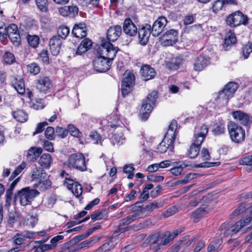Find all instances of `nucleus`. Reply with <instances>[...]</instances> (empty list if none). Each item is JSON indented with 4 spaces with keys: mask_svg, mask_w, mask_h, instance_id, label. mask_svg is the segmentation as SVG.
I'll return each mask as SVG.
<instances>
[{
    "mask_svg": "<svg viewBox=\"0 0 252 252\" xmlns=\"http://www.w3.org/2000/svg\"><path fill=\"white\" fill-rule=\"evenodd\" d=\"M118 50V48L114 47L110 42L105 39L102 40L100 46L97 49L98 56L93 61L94 70L98 72L108 70Z\"/></svg>",
    "mask_w": 252,
    "mask_h": 252,
    "instance_id": "f257e3e1",
    "label": "nucleus"
},
{
    "mask_svg": "<svg viewBox=\"0 0 252 252\" xmlns=\"http://www.w3.org/2000/svg\"><path fill=\"white\" fill-rule=\"evenodd\" d=\"M184 231L183 228L177 229L173 232H155L149 234L142 243L143 247H149L150 252H158L162 246L170 244L174 238Z\"/></svg>",
    "mask_w": 252,
    "mask_h": 252,
    "instance_id": "f03ea898",
    "label": "nucleus"
},
{
    "mask_svg": "<svg viewBox=\"0 0 252 252\" xmlns=\"http://www.w3.org/2000/svg\"><path fill=\"white\" fill-rule=\"evenodd\" d=\"M177 128L176 122L173 121L171 123L165 133L164 138L162 142H160L157 148V152L160 153H164L167 151L168 149L171 152L174 150V143L176 138V130Z\"/></svg>",
    "mask_w": 252,
    "mask_h": 252,
    "instance_id": "7ed1b4c3",
    "label": "nucleus"
},
{
    "mask_svg": "<svg viewBox=\"0 0 252 252\" xmlns=\"http://www.w3.org/2000/svg\"><path fill=\"white\" fill-rule=\"evenodd\" d=\"M157 95L156 92H152L143 100L140 110V117L142 121H146L149 117L156 103Z\"/></svg>",
    "mask_w": 252,
    "mask_h": 252,
    "instance_id": "20e7f679",
    "label": "nucleus"
},
{
    "mask_svg": "<svg viewBox=\"0 0 252 252\" xmlns=\"http://www.w3.org/2000/svg\"><path fill=\"white\" fill-rule=\"evenodd\" d=\"M88 159L85 160L84 155L80 153L71 154L68 158L67 164L69 167L73 168L80 171L87 170V163Z\"/></svg>",
    "mask_w": 252,
    "mask_h": 252,
    "instance_id": "39448f33",
    "label": "nucleus"
},
{
    "mask_svg": "<svg viewBox=\"0 0 252 252\" xmlns=\"http://www.w3.org/2000/svg\"><path fill=\"white\" fill-rule=\"evenodd\" d=\"M230 137L232 141L239 143L243 142L245 137V132L243 128L234 122H230L227 125Z\"/></svg>",
    "mask_w": 252,
    "mask_h": 252,
    "instance_id": "423d86ee",
    "label": "nucleus"
},
{
    "mask_svg": "<svg viewBox=\"0 0 252 252\" xmlns=\"http://www.w3.org/2000/svg\"><path fill=\"white\" fill-rule=\"evenodd\" d=\"M39 194V191L36 189L26 187L18 191L17 196L19 197L21 205L25 206L30 204L33 199Z\"/></svg>",
    "mask_w": 252,
    "mask_h": 252,
    "instance_id": "0eeeda50",
    "label": "nucleus"
},
{
    "mask_svg": "<svg viewBox=\"0 0 252 252\" xmlns=\"http://www.w3.org/2000/svg\"><path fill=\"white\" fill-rule=\"evenodd\" d=\"M226 22L228 25L235 27L241 24L246 25L248 23V17L241 12L238 11L229 15L227 17Z\"/></svg>",
    "mask_w": 252,
    "mask_h": 252,
    "instance_id": "6e6552de",
    "label": "nucleus"
},
{
    "mask_svg": "<svg viewBox=\"0 0 252 252\" xmlns=\"http://www.w3.org/2000/svg\"><path fill=\"white\" fill-rule=\"evenodd\" d=\"M208 132V128L205 125H199L195 127L192 144L201 146Z\"/></svg>",
    "mask_w": 252,
    "mask_h": 252,
    "instance_id": "1a4fd4ad",
    "label": "nucleus"
},
{
    "mask_svg": "<svg viewBox=\"0 0 252 252\" xmlns=\"http://www.w3.org/2000/svg\"><path fill=\"white\" fill-rule=\"evenodd\" d=\"M178 38L177 31L172 29L165 32L160 37L159 41L162 46H172L177 42Z\"/></svg>",
    "mask_w": 252,
    "mask_h": 252,
    "instance_id": "9d476101",
    "label": "nucleus"
},
{
    "mask_svg": "<svg viewBox=\"0 0 252 252\" xmlns=\"http://www.w3.org/2000/svg\"><path fill=\"white\" fill-rule=\"evenodd\" d=\"M251 219L252 217L247 218L244 220H240L238 221L233 225L231 226L224 231V235L227 236L236 234L241 228L244 227L249 228L248 224L251 222Z\"/></svg>",
    "mask_w": 252,
    "mask_h": 252,
    "instance_id": "9b49d317",
    "label": "nucleus"
},
{
    "mask_svg": "<svg viewBox=\"0 0 252 252\" xmlns=\"http://www.w3.org/2000/svg\"><path fill=\"white\" fill-rule=\"evenodd\" d=\"M111 127H116L117 128L116 133H115L111 138V142L113 145L120 146L122 145L125 140V138L124 136L123 132L126 130L125 127L119 126L118 125L111 124L110 125Z\"/></svg>",
    "mask_w": 252,
    "mask_h": 252,
    "instance_id": "f8f14e48",
    "label": "nucleus"
},
{
    "mask_svg": "<svg viewBox=\"0 0 252 252\" xmlns=\"http://www.w3.org/2000/svg\"><path fill=\"white\" fill-rule=\"evenodd\" d=\"M167 23L165 17L161 16L159 17L151 27V34L155 37L158 36L162 32Z\"/></svg>",
    "mask_w": 252,
    "mask_h": 252,
    "instance_id": "ddd939ff",
    "label": "nucleus"
},
{
    "mask_svg": "<svg viewBox=\"0 0 252 252\" xmlns=\"http://www.w3.org/2000/svg\"><path fill=\"white\" fill-rule=\"evenodd\" d=\"M151 33V25L146 24L138 31V38L140 44L145 45L149 41V38Z\"/></svg>",
    "mask_w": 252,
    "mask_h": 252,
    "instance_id": "4468645a",
    "label": "nucleus"
},
{
    "mask_svg": "<svg viewBox=\"0 0 252 252\" xmlns=\"http://www.w3.org/2000/svg\"><path fill=\"white\" fill-rule=\"evenodd\" d=\"M51 88V80L48 77H40L37 80L36 88L40 93L47 94Z\"/></svg>",
    "mask_w": 252,
    "mask_h": 252,
    "instance_id": "2eb2a0df",
    "label": "nucleus"
},
{
    "mask_svg": "<svg viewBox=\"0 0 252 252\" xmlns=\"http://www.w3.org/2000/svg\"><path fill=\"white\" fill-rule=\"evenodd\" d=\"M123 28L124 32L129 36H134L137 33L136 26L129 18L124 21Z\"/></svg>",
    "mask_w": 252,
    "mask_h": 252,
    "instance_id": "dca6fc26",
    "label": "nucleus"
},
{
    "mask_svg": "<svg viewBox=\"0 0 252 252\" xmlns=\"http://www.w3.org/2000/svg\"><path fill=\"white\" fill-rule=\"evenodd\" d=\"M65 183L67 187L72 193L77 198H79L82 193V188L81 185L77 182H75L72 180L65 179Z\"/></svg>",
    "mask_w": 252,
    "mask_h": 252,
    "instance_id": "f3484780",
    "label": "nucleus"
},
{
    "mask_svg": "<svg viewBox=\"0 0 252 252\" xmlns=\"http://www.w3.org/2000/svg\"><path fill=\"white\" fill-rule=\"evenodd\" d=\"M232 116L235 121L241 125L246 126L250 121V117L247 114L240 110H237L232 112Z\"/></svg>",
    "mask_w": 252,
    "mask_h": 252,
    "instance_id": "a211bd4d",
    "label": "nucleus"
},
{
    "mask_svg": "<svg viewBox=\"0 0 252 252\" xmlns=\"http://www.w3.org/2000/svg\"><path fill=\"white\" fill-rule=\"evenodd\" d=\"M122 33V28L119 25L111 27L107 30V38L110 41L114 42L118 39Z\"/></svg>",
    "mask_w": 252,
    "mask_h": 252,
    "instance_id": "6ab92c4d",
    "label": "nucleus"
},
{
    "mask_svg": "<svg viewBox=\"0 0 252 252\" xmlns=\"http://www.w3.org/2000/svg\"><path fill=\"white\" fill-rule=\"evenodd\" d=\"M162 205L161 203L155 201L149 205L139 207L138 209L142 217H144L150 214L155 209L161 207Z\"/></svg>",
    "mask_w": 252,
    "mask_h": 252,
    "instance_id": "aec40b11",
    "label": "nucleus"
},
{
    "mask_svg": "<svg viewBox=\"0 0 252 252\" xmlns=\"http://www.w3.org/2000/svg\"><path fill=\"white\" fill-rule=\"evenodd\" d=\"M49 47L51 54L57 56L60 53L62 45V40L58 36H53L49 41Z\"/></svg>",
    "mask_w": 252,
    "mask_h": 252,
    "instance_id": "412c9836",
    "label": "nucleus"
},
{
    "mask_svg": "<svg viewBox=\"0 0 252 252\" xmlns=\"http://www.w3.org/2000/svg\"><path fill=\"white\" fill-rule=\"evenodd\" d=\"M72 34L77 38H82L87 35V30L85 24L80 23L75 24L72 31Z\"/></svg>",
    "mask_w": 252,
    "mask_h": 252,
    "instance_id": "4be33fe9",
    "label": "nucleus"
},
{
    "mask_svg": "<svg viewBox=\"0 0 252 252\" xmlns=\"http://www.w3.org/2000/svg\"><path fill=\"white\" fill-rule=\"evenodd\" d=\"M142 78L145 81H148L154 78L156 75V72L154 68L149 65H143L140 69Z\"/></svg>",
    "mask_w": 252,
    "mask_h": 252,
    "instance_id": "5701e85b",
    "label": "nucleus"
},
{
    "mask_svg": "<svg viewBox=\"0 0 252 252\" xmlns=\"http://www.w3.org/2000/svg\"><path fill=\"white\" fill-rule=\"evenodd\" d=\"M210 211V208L203 205L201 207L197 209L192 213L191 218L194 222H196L206 214Z\"/></svg>",
    "mask_w": 252,
    "mask_h": 252,
    "instance_id": "b1692460",
    "label": "nucleus"
},
{
    "mask_svg": "<svg viewBox=\"0 0 252 252\" xmlns=\"http://www.w3.org/2000/svg\"><path fill=\"white\" fill-rule=\"evenodd\" d=\"M210 63L208 58L203 56L197 57L194 63V69L196 71H201Z\"/></svg>",
    "mask_w": 252,
    "mask_h": 252,
    "instance_id": "393cba45",
    "label": "nucleus"
},
{
    "mask_svg": "<svg viewBox=\"0 0 252 252\" xmlns=\"http://www.w3.org/2000/svg\"><path fill=\"white\" fill-rule=\"evenodd\" d=\"M53 162L52 156L49 154H43L39 158L38 163L42 168L49 169Z\"/></svg>",
    "mask_w": 252,
    "mask_h": 252,
    "instance_id": "a878e982",
    "label": "nucleus"
},
{
    "mask_svg": "<svg viewBox=\"0 0 252 252\" xmlns=\"http://www.w3.org/2000/svg\"><path fill=\"white\" fill-rule=\"evenodd\" d=\"M12 85L19 94H23L25 93V84L22 78H14L12 80Z\"/></svg>",
    "mask_w": 252,
    "mask_h": 252,
    "instance_id": "bb28decb",
    "label": "nucleus"
},
{
    "mask_svg": "<svg viewBox=\"0 0 252 252\" xmlns=\"http://www.w3.org/2000/svg\"><path fill=\"white\" fill-rule=\"evenodd\" d=\"M230 98L222 90L218 93L217 96L215 98V101L218 105L223 106L227 104Z\"/></svg>",
    "mask_w": 252,
    "mask_h": 252,
    "instance_id": "cd10ccee",
    "label": "nucleus"
},
{
    "mask_svg": "<svg viewBox=\"0 0 252 252\" xmlns=\"http://www.w3.org/2000/svg\"><path fill=\"white\" fill-rule=\"evenodd\" d=\"M42 150L41 148L32 147L27 153V157L29 160L34 161L42 153Z\"/></svg>",
    "mask_w": 252,
    "mask_h": 252,
    "instance_id": "c85d7f7f",
    "label": "nucleus"
},
{
    "mask_svg": "<svg viewBox=\"0 0 252 252\" xmlns=\"http://www.w3.org/2000/svg\"><path fill=\"white\" fill-rule=\"evenodd\" d=\"M47 177V174L42 167H35L33 169L32 178L37 182L44 179Z\"/></svg>",
    "mask_w": 252,
    "mask_h": 252,
    "instance_id": "c756f323",
    "label": "nucleus"
},
{
    "mask_svg": "<svg viewBox=\"0 0 252 252\" xmlns=\"http://www.w3.org/2000/svg\"><path fill=\"white\" fill-rule=\"evenodd\" d=\"M135 76L134 74L128 70H126L124 74V78L122 84L132 87L134 84Z\"/></svg>",
    "mask_w": 252,
    "mask_h": 252,
    "instance_id": "7c9ffc66",
    "label": "nucleus"
},
{
    "mask_svg": "<svg viewBox=\"0 0 252 252\" xmlns=\"http://www.w3.org/2000/svg\"><path fill=\"white\" fill-rule=\"evenodd\" d=\"M238 88V85L237 83L233 82H230L224 87L222 90L231 98L233 96Z\"/></svg>",
    "mask_w": 252,
    "mask_h": 252,
    "instance_id": "2f4dec72",
    "label": "nucleus"
},
{
    "mask_svg": "<svg viewBox=\"0 0 252 252\" xmlns=\"http://www.w3.org/2000/svg\"><path fill=\"white\" fill-rule=\"evenodd\" d=\"M3 32H0V34H1L2 37H3L7 36H9L11 35V34L19 33L17 25L14 24H10L7 28L3 29Z\"/></svg>",
    "mask_w": 252,
    "mask_h": 252,
    "instance_id": "473e14b6",
    "label": "nucleus"
},
{
    "mask_svg": "<svg viewBox=\"0 0 252 252\" xmlns=\"http://www.w3.org/2000/svg\"><path fill=\"white\" fill-rule=\"evenodd\" d=\"M52 182L46 177V178L39 180L34 185V187L38 188L41 191H44L49 189L51 187Z\"/></svg>",
    "mask_w": 252,
    "mask_h": 252,
    "instance_id": "72a5a7b5",
    "label": "nucleus"
},
{
    "mask_svg": "<svg viewBox=\"0 0 252 252\" xmlns=\"http://www.w3.org/2000/svg\"><path fill=\"white\" fill-rule=\"evenodd\" d=\"M13 117L18 122L23 123L28 118V114L22 110H18L12 113Z\"/></svg>",
    "mask_w": 252,
    "mask_h": 252,
    "instance_id": "f704fd0d",
    "label": "nucleus"
},
{
    "mask_svg": "<svg viewBox=\"0 0 252 252\" xmlns=\"http://www.w3.org/2000/svg\"><path fill=\"white\" fill-rule=\"evenodd\" d=\"M236 42V38L234 33L229 31L225 35L224 46L227 47L229 45L234 44Z\"/></svg>",
    "mask_w": 252,
    "mask_h": 252,
    "instance_id": "c9c22d12",
    "label": "nucleus"
},
{
    "mask_svg": "<svg viewBox=\"0 0 252 252\" xmlns=\"http://www.w3.org/2000/svg\"><path fill=\"white\" fill-rule=\"evenodd\" d=\"M212 131L216 135L223 133L225 131L224 124L221 122H217L213 126Z\"/></svg>",
    "mask_w": 252,
    "mask_h": 252,
    "instance_id": "e433bc0d",
    "label": "nucleus"
},
{
    "mask_svg": "<svg viewBox=\"0 0 252 252\" xmlns=\"http://www.w3.org/2000/svg\"><path fill=\"white\" fill-rule=\"evenodd\" d=\"M38 219L36 214L29 213L26 216V224L33 227L37 223Z\"/></svg>",
    "mask_w": 252,
    "mask_h": 252,
    "instance_id": "4c0bfd02",
    "label": "nucleus"
},
{
    "mask_svg": "<svg viewBox=\"0 0 252 252\" xmlns=\"http://www.w3.org/2000/svg\"><path fill=\"white\" fill-rule=\"evenodd\" d=\"M3 61L7 64H11L15 62L14 54L9 51H6L3 56Z\"/></svg>",
    "mask_w": 252,
    "mask_h": 252,
    "instance_id": "58836bf2",
    "label": "nucleus"
},
{
    "mask_svg": "<svg viewBox=\"0 0 252 252\" xmlns=\"http://www.w3.org/2000/svg\"><path fill=\"white\" fill-rule=\"evenodd\" d=\"M69 33V29L66 26H61L58 30V36L62 39H65Z\"/></svg>",
    "mask_w": 252,
    "mask_h": 252,
    "instance_id": "ea45409f",
    "label": "nucleus"
},
{
    "mask_svg": "<svg viewBox=\"0 0 252 252\" xmlns=\"http://www.w3.org/2000/svg\"><path fill=\"white\" fill-rule=\"evenodd\" d=\"M200 146L191 144L188 151L189 156L190 158H195L198 155Z\"/></svg>",
    "mask_w": 252,
    "mask_h": 252,
    "instance_id": "a19ab883",
    "label": "nucleus"
},
{
    "mask_svg": "<svg viewBox=\"0 0 252 252\" xmlns=\"http://www.w3.org/2000/svg\"><path fill=\"white\" fill-rule=\"evenodd\" d=\"M27 40L29 45L33 48H36L39 44V38L37 35H28Z\"/></svg>",
    "mask_w": 252,
    "mask_h": 252,
    "instance_id": "79ce46f5",
    "label": "nucleus"
},
{
    "mask_svg": "<svg viewBox=\"0 0 252 252\" xmlns=\"http://www.w3.org/2000/svg\"><path fill=\"white\" fill-rule=\"evenodd\" d=\"M68 132L75 137L80 138L82 137V133L79 130L72 125H69L67 126Z\"/></svg>",
    "mask_w": 252,
    "mask_h": 252,
    "instance_id": "37998d69",
    "label": "nucleus"
},
{
    "mask_svg": "<svg viewBox=\"0 0 252 252\" xmlns=\"http://www.w3.org/2000/svg\"><path fill=\"white\" fill-rule=\"evenodd\" d=\"M38 9L42 11H46L48 9V0H35Z\"/></svg>",
    "mask_w": 252,
    "mask_h": 252,
    "instance_id": "c03bdc74",
    "label": "nucleus"
},
{
    "mask_svg": "<svg viewBox=\"0 0 252 252\" xmlns=\"http://www.w3.org/2000/svg\"><path fill=\"white\" fill-rule=\"evenodd\" d=\"M111 241H108L98 248L94 252H110L111 248Z\"/></svg>",
    "mask_w": 252,
    "mask_h": 252,
    "instance_id": "a18cd8bd",
    "label": "nucleus"
},
{
    "mask_svg": "<svg viewBox=\"0 0 252 252\" xmlns=\"http://www.w3.org/2000/svg\"><path fill=\"white\" fill-rule=\"evenodd\" d=\"M8 37L15 46H18L20 44L21 40L19 33L11 34Z\"/></svg>",
    "mask_w": 252,
    "mask_h": 252,
    "instance_id": "49530a36",
    "label": "nucleus"
},
{
    "mask_svg": "<svg viewBox=\"0 0 252 252\" xmlns=\"http://www.w3.org/2000/svg\"><path fill=\"white\" fill-rule=\"evenodd\" d=\"M242 50L244 58L246 59L248 58L249 54L252 52V43L249 42L244 45Z\"/></svg>",
    "mask_w": 252,
    "mask_h": 252,
    "instance_id": "de8ad7c7",
    "label": "nucleus"
},
{
    "mask_svg": "<svg viewBox=\"0 0 252 252\" xmlns=\"http://www.w3.org/2000/svg\"><path fill=\"white\" fill-rule=\"evenodd\" d=\"M28 69L33 75L37 74L40 71V67L37 63H32L28 65Z\"/></svg>",
    "mask_w": 252,
    "mask_h": 252,
    "instance_id": "09e8293b",
    "label": "nucleus"
},
{
    "mask_svg": "<svg viewBox=\"0 0 252 252\" xmlns=\"http://www.w3.org/2000/svg\"><path fill=\"white\" fill-rule=\"evenodd\" d=\"M219 162H204L195 165V167L197 168H208L220 165Z\"/></svg>",
    "mask_w": 252,
    "mask_h": 252,
    "instance_id": "8fccbe9b",
    "label": "nucleus"
},
{
    "mask_svg": "<svg viewBox=\"0 0 252 252\" xmlns=\"http://www.w3.org/2000/svg\"><path fill=\"white\" fill-rule=\"evenodd\" d=\"M178 211V208L175 206H171L166 211H164L162 213V215L165 218H168L175 213Z\"/></svg>",
    "mask_w": 252,
    "mask_h": 252,
    "instance_id": "3c124183",
    "label": "nucleus"
},
{
    "mask_svg": "<svg viewBox=\"0 0 252 252\" xmlns=\"http://www.w3.org/2000/svg\"><path fill=\"white\" fill-rule=\"evenodd\" d=\"M220 244V240L217 239L212 241L207 248V250L209 252H211L215 251L219 248Z\"/></svg>",
    "mask_w": 252,
    "mask_h": 252,
    "instance_id": "603ef678",
    "label": "nucleus"
},
{
    "mask_svg": "<svg viewBox=\"0 0 252 252\" xmlns=\"http://www.w3.org/2000/svg\"><path fill=\"white\" fill-rule=\"evenodd\" d=\"M26 165L24 163H22L19 165L12 173L10 177V180L14 179L17 176H18L21 171L25 168Z\"/></svg>",
    "mask_w": 252,
    "mask_h": 252,
    "instance_id": "864d4df0",
    "label": "nucleus"
},
{
    "mask_svg": "<svg viewBox=\"0 0 252 252\" xmlns=\"http://www.w3.org/2000/svg\"><path fill=\"white\" fill-rule=\"evenodd\" d=\"M224 5V3L222 0H217L213 4L212 6L213 11L217 12L218 11L221 10Z\"/></svg>",
    "mask_w": 252,
    "mask_h": 252,
    "instance_id": "5fc2aeb1",
    "label": "nucleus"
},
{
    "mask_svg": "<svg viewBox=\"0 0 252 252\" xmlns=\"http://www.w3.org/2000/svg\"><path fill=\"white\" fill-rule=\"evenodd\" d=\"M55 132L54 128L52 126H48L45 131V136L46 138L49 140H53L54 139V134Z\"/></svg>",
    "mask_w": 252,
    "mask_h": 252,
    "instance_id": "6e6d98bb",
    "label": "nucleus"
},
{
    "mask_svg": "<svg viewBox=\"0 0 252 252\" xmlns=\"http://www.w3.org/2000/svg\"><path fill=\"white\" fill-rule=\"evenodd\" d=\"M56 133L60 137L64 138L68 133V131L62 127L57 126L55 130Z\"/></svg>",
    "mask_w": 252,
    "mask_h": 252,
    "instance_id": "4d7b16f0",
    "label": "nucleus"
},
{
    "mask_svg": "<svg viewBox=\"0 0 252 252\" xmlns=\"http://www.w3.org/2000/svg\"><path fill=\"white\" fill-rule=\"evenodd\" d=\"M147 179L151 182H161L163 181L164 177L162 176H157L154 174H151L147 176Z\"/></svg>",
    "mask_w": 252,
    "mask_h": 252,
    "instance_id": "13d9d810",
    "label": "nucleus"
},
{
    "mask_svg": "<svg viewBox=\"0 0 252 252\" xmlns=\"http://www.w3.org/2000/svg\"><path fill=\"white\" fill-rule=\"evenodd\" d=\"M241 164L252 166V155L245 157L240 160Z\"/></svg>",
    "mask_w": 252,
    "mask_h": 252,
    "instance_id": "bf43d9fd",
    "label": "nucleus"
},
{
    "mask_svg": "<svg viewBox=\"0 0 252 252\" xmlns=\"http://www.w3.org/2000/svg\"><path fill=\"white\" fill-rule=\"evenodd\" d=\"M45 105L42 102L41 99H38L36 100L35 102L33 103L32 107L35 110L42 109L44 108Z\"/></svg>",
    "mask_w": 252,
    "mask_h": 252,
    "instance_id": "052dcab7",
    "label": "nucleus"
},
{
    "mask_svg": "<svg viewBox=\"0 0 252 252\" xmlns=\"http://www.w3.org/2000/svg\"><path fill=\"white\" fill-rule=\"evenodd\" d=\"M47 125L48 123L46 122L39 123L36 126L35 131L33 133V135H34L43 131L44 126Z\"/></svg>",
    "mask_w": 252,
    "mask_h": 252,
    "instance_id": "680f3d73",
    "label": "nucleus"
},
{
    "mask_svg": "<svg viewBox=\"0 0 252 252\" xmlns=\"http://www.w3.org/2000/svg\"><path fill=\"white\" fill-rule=\"evenodd\" d=\"M51 244H44L38 246L35 250V252H44L52 248Z\"/></svg>",
    "mask_w": 252,
    "mask_h": 252,
    "instance_id": "e2e57ef3",
    "label": "nucleus"
},
{
    "mask_svg": "<svg viewBox=\"0 0 252 252\" xmlns=\"http://www.w3.org/2000/svg\"><path fill=\"white\" fill-rule=\"evenodd\" d=\"M90 137L95 144H98L100 142V136L96 132H92L90 134Z\"/></svg>",
    "mask_w": 252,
    "mask_h": 252,
    "instance_id": "0e129e2a",
    "label": "nucleus"
},
{
    "mask_svg": "<svg viewBox=\"0 0 252 252\" xmlns=\"http://www.w3.org/2000/svg\"><path fill=\"white\" fill-rule=\"evenodd\" d=\"M246 207L245 206H244V205H241L235 211H233V212L232 213V215L234 217L238 216V215L242 214L245 211H246Z\"/></svg>",
    "mask_w": 252,
    "mask_h": 252,
    "instance_id": "69168bd1",
    "label": "nucleus"
},
{
    "mask_svg": "<svg viewBox=\"0 0 252 252\" xmlns=\"http://www.w3.org/2000/svg\"><path fill=\"white\" fill-rule=\"evenodd\" d=\"M14 243L18 245H21L23 243L25 239L23 237H21V235L17 233L16 235L13 238Z\"/></svg>",
    "mask_w": 252,
    "mask_h": 252,
    "instance_id": "338daca9",
    "label": "nucleus"
},
{
    "mask_svg": "<svg viewBox=\"0 0 252 252\" xmlns=\"http://www.w3.org/2000/svg\"><path fill=\"white\" fill-rule=\"evenodd\" d=\"M40 21L41 23L42 26L45 28H47L50 24V20L46 16H42L40 18Z\"/></svg>",
    "mask_w": 252,
    "mask_h": 252,
    "instance_id": "774afa93",
    "label": "nucleus"
}]
</instances>
